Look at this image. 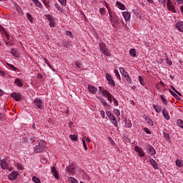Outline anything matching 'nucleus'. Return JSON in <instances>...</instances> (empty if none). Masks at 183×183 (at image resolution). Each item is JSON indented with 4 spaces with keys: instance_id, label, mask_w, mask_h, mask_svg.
Segmentation results:
<instances>
[{
    "instance_id": "nucleus-1",
    "label": "nucleus",
    "mask_w": 183,
    "mask_h": 183,
    "mask_svg": "<svg viewBox=\"0 0 183 183\" xmlns=\"http://www.w3.org/2000/svg\"><path fill=\"white\" fill-rule=\"evenodd\" d=\"M109 12V21L112 24V26L115 28V26H117V25H118V24H119V17L118 16V15H117V13L111 11V9L108 8V6H106Z\"/></svg>"
},
{
    "instance_id": "nucleus-2",
    "label": "nucleus",
    "mask_w": 183,
    "mask_h": 183,
    "mask_svg": "<svg viewBox=\"0 0 183 183\" xmlns=\"http://www.w3.org/2000/svg\"><path fill=\"white\" fill-rule=\"evenodd\" d=\"M45 145H46V143L44 141L41 140L39 142L38 145H36L33 149L34 152L36 154H39V152H42L44 149H45Z\"/></svg>"
},
{
    "instance_id": "nucleus-3",
    "label": "nucleus",
    "mask_w": 183,
    "mask_h": 183,
    "mask_svg": "<svg viewBox=\"0 0 183 183\" xmlns=\"http://www.w3.org/2000/svg\"><path fill=\"white\" fill-rule=\"evenodd\" d=\"M99 50L101 51L102 54H103L106 56H111V54H109V52H108L107 46L104 44V42H100L99 44Z\"/></svg>"
},
{
    "instance_id": "nucleus-4",
    "label": "nucleus",
    "mask_w": 183,
    "mask_h": 183,
    "mask_svg": "<svg viewBox=\"0 0 183 183\" xmlns=\"http://www.w3.org/2000/svg\"><path fill=\"white\" fill-rule=\"evenodd\" d=\"M34 102L35 107L39 108V109H44V102H42V99L39 98H36L34 99Z\"/></svg>"
},
{
    "instance_id": "nucleus-5",
    "label": "nucleus",
    "mask_w": 183,
    "mask_h": 183,
    "mask_svg": "<svg viewBox=\"0 0 183 183\" xmlns=\"http://www.w3.org/2000/svg\"><path fill=\"white\" fill-rule=\"evenodd\" d=\"M167 9H169V11H171V12L176 14L177 9H175V6H174V3H172L171 0L167 1Z\"/></svg>"
},
{
    "instance_id": "nucleus-6",
    "label": "nucleus",
    "mask_w": 183,
    "mask_h": 183,
    "mask_svg": "<svg viewBox=\"0 0 183 183\" xmlns=\"http://www.w3.org/2000/svg\"><path fill=\"white\" fill-rule=\"evenodd\" d=\"M106 79L109 82V85H112V86H115V81H114L112 76L109 74V73L106 74Z\"/></svg>"
},
{
    "instance_id": "nucleus-7",
    "label": "nucleus",
    "mask_w": 183,
    "mask_h": 183,
    "mask_svg": "<svg viewBox=\"0 0 183 183\" xmlns=\"http://www.w3.org/2000/svg\"><path fill=\"white\" fill-rule=\"evenodd\" d=\"M146 150L147 152V154L149 155H155L157 154V152L155 151V149L152 145H147L146 147Z\"/></svg>"
},
{
    "instance_id": "nucleus-8",
    "label": "nucleus",
    "mask_w": 183,
    "mask_h": 183,
    "mask_svg": "<svg viewBox=\"0 0 183 183\" xmlns=\"http://www.w3.org/2000/svg\"><path fill=\"white\" fill-rule=\"evenodd\" d=\"M11 98H14L15 101L19 102L22 99V95L19 93L14 92L11 94Z\"/></svg>"
},
{
    "instance_id": "nucleus-9",
    "label": "nucleus",
    "mask_w": 183,
    "mask_h": 183,
    "mask_svg": "<svg viewBox=\"0 0 183 183\" xmlns=\"http://www.w3.org/2000/svg\"><path fill=\"white\" fill-rule=\"evenodd\" d=\"M0 166L2 169H8L9 167L8 166V162H6V160L5 159H1V162H0Z\"/></svg>"
},
{
    "instance_id": "nucleus-10",
    "label": "nucleus",
    "mask_w": 183,
    "mask_h": 183,
    "mask_svg": "<svg viewBox=\"0 0 183 183\" xmlns=\"http://www.w3.org/2000/svg\"><path fill=\"white\" fill-rule=\"evenodd\" d=\"M88 91H89L91 92V94H93V95H95V94H97V92L98 91V89H97L94 86L89 84L88 86Z\"/></svg>"
},
{
    "instance_id": "nucleus-11",
    "label": "nucleus",
    "mask_w": 183,
    "mask_h": 183,
    "mask_svg": "<svg viewBox=\"0 0 183 183\" xmlns=\"http://www.w3.org/2000/svg\"><path fill=\"white\" fill-rule=\"evenodd\" d=\"M9 179H16V178H18V172L16 171L11 172L9 175Z\"/></svg>"
},
{
    "instance_id": "nucleus-12",
    "label": "nucleus",
    "mask_w": 183,
    "mask_h": 183,
    "mask_svg": "<svg viewBox=\"0 0 183 183\" xmlns=\"http://www.w3.org/2000/svg\"><path fill=\"white\" fill-rule=\"evenodd\" d=\"M123 17L124 18L125 21H128L131 19V13L128 11H123L122 12Z\"/></svg>"
},
{
    "instance_id": "nucleus-13",
    "label": "nucleus",
    "mask_w": 183,
    "mask_h": 183,
    "mask_svg": "<svg viewBox=\"0 0 183 183\" xmlns=\"http://www.w3.org/2000/svg\"><path fill=\"white\" fill-rule=\"evenodd\" d=\"M134 150L136 151V152H138V154H139V155H140V157H144L145 156V152H144L142 149L139 148L138 146H137L134 148Z\"/></svg>"
},
{
    "instance_id": "nucleus-14",
    "label": "nucleus",
    "mask_w": 183,
    "mask_h": 183,
    "mask_svg": "<svg viewBox=\"0 0 183 183\" xmlns=\"http://www.w3.org/2000/svg\"><path fill=\"white\" fill-rule=\"evenodd\" d=\"M14 85L22 88V86H24V82H22V80H21L20 79H16V80L14 81Z\"/></svg>"
},
{
    "instance_id": "nucleus-15",
    "label": "nucleus",
    "mask_w": 183,
    "mask_h": 183,
    "mask_svg": "<svg viewBox=\"0 0 183 183\" xmlns=\"http://www.w3.org/2000/svg\"><path fill=\"white\" fill-rule=\"evenodd\" d=\"M109 121H111L112 124L114 125V127H118V122L117 121V118H115V116H112L109 117Z\"/></svg>"
},
{
    "instance_id": "nucleus-16",
    "label": "nucleus",
    "mask_w": 183,
    "mask_h": 183,
    "mask_svg": "<svg viewBox=\"0 0 183 183\" xmlns=\"http://www.w3.org/2000/svg\"><path fill=\"white\" fill-rule=\"evenodd\" d=\"M152 107L153 109H154L156 112H157V114H161V112H162V107L161 106L153 104Z\"/></svg>"
},
{
    "instance_id": "nucleus-17",
    "label": "nucleus",
    "mask_w": 183,
    "mask_h": 183,
    "mask_svg": "<svg viewBox=\"0 0 183 183\" xmlns=\"http://www.w3.org/2000/svg\"><path fill=\"white\" fill-rule=\"evenodd\" d=\"M162 114H163V117L165 119H167V121H169V114H168V112H167V109L165 108H164L162 109Z\"/></svg>"
},
{
    "instance_id": "nucleus-18",
    "label": "nucleus",
    "mask_w": 183,
    "mask_h": 183,
    "mask_svg": "<svg viewBox=\"0 0 183 183\" xmlns=\"http://www.w3.org/2000/svg\"><path fill=\"white\" fill-rule=\"evenodd\" d=\"M176 27L180 32H183V22L179 21L176 24Z\"/></svg>"
},
{
    "instance_id": "nucleus-19",
    "label": "nucleus",
    "mask_w": 183,
    "mask_h": 183,
    "mask_svg": "<svg viewBox=\"0 0 183 183\" xmlns=\"http://www.w3.org/2000/svg\"><path fill=\"white\" fill-rule=\"evenodd\" d=\"M116 6H117V8L122 11H125V5L119 1L116 2Z\"/></svg>"
},
{
    "instance_id": "nucleus-20",
    "label": "nucleus",
    "mask_w": 183,
    "mask_h": 183,
    "mask_svg": "<svg viewBox=\"0 0 183 183\" xmlns=\"http://www.w3.org/2000/svg\"><path fill=\"white\" fill-rule=\"evenodd\" d=\"M149 162L151 165L154 168V169H158V164H157V162L154 159H149Z\"/></svg>"
},
{
    "instance_id": "nucleus-21",
    "label": "nucleus",
    "mask_w": 183,
    "mask_h": 183,
    "mask_svg": "<svg viewBox=\"0 0 183 183\" xmlns=\"http://www.w3.org/2000/svg\"><path fill=\"white\" fill-rule=\"evenodd\" d=\"M66 170L70 174H74L75 172V168L72 165H69L66 167Z\"/></svg>"
},
{
    "instance_id": "nucleus-22",
    "label": "nucleus",
    "mask_w": 183,
    "mask_h": 183,
    "mask_svg": "<svg viewBox=\"0 0 183 183\" xmlns=\"http://www.w3.org/2000/svg\"><path fill=\"white\" fill-rule=\"evenodd\" d=\"M119 71L121 75H122L123 77L127 76V75H128V72L125 71V69L124 67H119Z\"/></svg>"
},
{
    "instance_id": "nucleus-23",
    "label": "nucleus",
    "mask_w": 183,
    "mask_h": 183,
    "mask_svg": "<svg viewBox=\"0 0 183 183\" xmlns=\"http://www.w3.org/2000/svg\"><path fill=\"white\" fill-rule=\"evenodd\" d=\"M32 2H34V4H35L36 6H37L38 8H40L41 9H42V8H44V6H42V4H41L40 1H39V0H31Z\"/></svg>"
},
{
    "instance_id": "nucleus-24",
    "label": "nucleus",
    "mask_w": 183,
    "mask_h": 183,
    "mask_svg": "<svg viewBox=\"0 0 183 183\" xmlns=\"http://www.w3.org/2000/svg\"><path fill=\"white\" fill-rule=\"evenodd\" d=\"M145 121L149 124V125H150L151 127H154V121H152V119H151L149 117H146Z\"/></svg>"
},
{
    "instance_id": "nucleus-25",
    "label": "nucleus",
    "mask_w": 183,
    "mask_h": 183,
    "mask_svg": "<svg viewBox=\"0 0 183 183\" xmlns=\"http://www.w3.org/2000/svg\"><path fill=\"white\" fill-rule=\"evenodd\" d=\"M124 78L126 79L127 82L128 84H130V85H132V79H131V76L127 74L126 76H124Z\"/></svg>"
},
{
    "instance_id": "nucleus-26",
    "label": "nucleus",
    "mask_w": 183,
    "mask_h": 183,
    "mask_svg": "<svg viewBox=\"0 0 183 183\" xmlns=\"http://www.w3.org/2000/svg\"><path fill=\"white\" fill-rule=\"evenodd\" d=\"M125 127L126 128H132V123L131 120H125Z\"/></svg>"
},
{
    "instance_id": "nucleus-27",
    "label": "nucleus",
    "mask_w": 183,
    "mask_h": 183,
    "mask_svg": "<svg viewBox=\"0 0 183 183\" xmlns=\"http://www.w3.org/2000/svg\"><path fill=\"white\" fill-rule=\"evenodd\" d=\"M26 18H27L28 21H29V22H31V24L34 23V17H32V15H31V14L27 13Z\"/></svg>"
},
{
    "instance_id": "nucleus-28",
    "label": "nucleus",
    "mask_w": 183,
    "mask_h": 183,
    "mask_svg": "<svg viewBox=\"0 0 183 183\" xmlns=\"http://www.w3.org/2000/svg\"><path fill=\"white\" fill-rule=\"evenodd\" d=\"M176 165L179 168H182V167H183V162H182V160H181V159L176 160Z\"/></svg>"
},
{
    "instance_id": "nucleus-29",
    "label": "nucleus",
    "mask_w": 183,
    "mask_h": 183,
    "mask_svg": "<svg viewBox=\"0 0 183 183\" xmlns=\"http://www.w3.org/2000/svg\"><path fill=\"white\" fill-rule=\"evenodd\" d=\"M160 98L162 99V103L164 105H168V100H167V99H165V96L164 95H160Z\"/></svg>"
},
{
    "instance_id": "nucleus-30",
    "label": "nucleus",
    "mask_w": 183,
    "mask_h": 183,
    "mask_svg": "<svg viewBox=\"0 0 183 183\" xmlns=\"http://www.w3.org/2000/svg\"><path fill=\"white\" fill-rule=\"evenodd\" d=\"M68 181L69 183H78V180H76V179L72 177H69L68 178Z\"/></svg>"
},
{
    "instance_id": "nucleus-31",
    "label": "nucleus",
    "mask_w": 183,
    "mask_h": 183,
    "mask_svg": "<svg viewBox=\"0 0 183 183\" xmlns=\"http://www.w3.org/2000/svg\"><path fill=\"white\" fill-rule=\"evenodd\" d=\"M129 54H130L131 56H133V57L137 56V54H136V51H135V49H131L129 50Z\"/></svg>"
},
{
    "instance_id": "nucleus-32",
    "label": "nucleus",
    "mask_w": 183,
    "mask_h": 183,
    "mask_svg": "<svg viewBox=\"0 0 183 183\" xmlns=\"http://www.w3.org/2000/svg\"><path fill=\"white\" fill-rule=\"evenodd\" d=\"M169 92L172 95V97H174V98H175L176 99H179V97H178V95L175 94V92H174L172 90L169 89Z\"/></svg>"
},
{
    "instance_id": "nucleus-33",
    "label": "nucleus",
    "mask_w": 183,
    "mask_h": 183,
    "mask_svg": "<svg viewBox=\"0 0 183 183\" xmlns=\"http://www.w3.org/2000/svg\"><path fill=\"white\" fill-rule=\"evenodd\" d=\"M114 74H115L117 79H119V81L121 82V75L119 74V71H118V70L115 69Z\"/></svg>"
},
{
    "instance_id": "nucleus-34",
    "label": "nucleus",
    "mask_w": 183,
    "mask_h": 183,
    "mask_svg": "<svg viewBox=\"0 0 183 183\" xmlns=\"http://www.w3.org/2000/svg\"><path fill=\"white\" fill-rule=\"evenodd\" d=\"M139 81L141 85H145V80H144V77H142V76H139Z\"/></svg>"
},
{
    "instance_id": "nucleus-35",
    "label": "nucleus",
    "mask_w": 183,
    "mask_h": 183,
    "mask_svg": "<svg viewBox=\"0 0 183 183\" xmlns=\"http://www.w3.org/2000/svg\"><path fill=\"white\" fill-rule=\"evenodd\" d=\"M102 97H104V98H107L108 97L109 94H110L111 93L108 92V91L107 90H102Z\"/></svg>"
},
{
    "instance_id": "nucleus-36",
    "label": "nucleus",
    "mask_w": 183,
    "mask_h": 183,
    "mask_svg": "<svg viewBox=\"0 0 183 183\" xmlns=\"http://www.w3.org/2000/svg\"><path fill=\"white\" fill-rule=\"evenodd\" d=\"M11 54L13 55V56L18 57V52H16V50H15V49H11Z\"/></svg>"
},
{
    "instance_id": "nucleus-37",
    "label": "nucleus",
    "mask_w": 183,
    "mask_h": 183,
    "mask_svg": "<svg viewBox=\"0 0 183 183\" xmlns=\"http://www.w3.org/2000/svg\"><path fill=\"white\" fill-rule=\"evenodd\" d=\"M106 98H107L109 102H110V104H112V99H114V96L112 94H109Z\"/></svg>"
},
{
    "instance_id": "nucleus-38",
    "label": "nucleus",
    "mask_w": 183,
    "mask_h": 183,
    "mask_svg": "<svg viewBox=\"0 0 183 183\" xmlns=\"http://www.w3.org/2000/svg\"><path fill=\"white\" fill-rule=\"evenodd\" d=\"M177 124L178 125V127L183 129V121L182 119H178L177 122Z\"/></svg>"
},
{
    "instance_id": "nucleus-39",
    "label": "nucleus",
    "mask_w": 183,
    "mask_h": 183,
    "mask_svg": "<svg viewBox=\"0 0 183 183\" xmlns=\"http://www.w3.org/2000/svg\"><path fill=\"white\" fill-rule=\"evenodd\" d=\"M7 66H9V68L11 70V71H16V67H15V66L7 63Z\"/></svg>"
},
{
    "instance_id": "nucleus-40",
    "label": "nucleus",
    "mask_w": 183,
    "mask_h": 183,
    "mask_svg": "<svg viewBox=\"0 0 183 183\" xmlns=\"http://www.w3.org/2000/svg\"><path fill=\"white\" fill-rule=\"evenodd\" d=\"M69 138H71L72 141H78V136L76 135L70 134Z\"/></svg>"
},
{
    "instance_id": "nucleus-41",
    "label": "nucleus",
    "mask_w": 183,
    "mask_h": 183,
    "mask_svg": "<svg viewBox=\"0 0 183 183\" xmlns=\"http://www.w3.org/2000/svg\"><path fill=\"white\" fill-rule=\"evenodd\" d=\"M32 181H33V182H35V183H41V179H39V178H38L36 177H33Z\"/></svg>"
},
{
    "instance_id": "nucleus-42",
    "label": "nucleus",
    "mask_w": 183,
    "mask_h": 183,
    "mask_svg": "<svg viewBox=\"0 0 183 183\" xmlns=\"http://www.w3.org/2000/svg\"><path fill=\"white\" fill-rule=\"evenodd\" d=\"M44 16L49 22L54 20V18H52V16H51L50 14H45Z\"/></svg>"
},
{
    "instance_id": "nucleus-43",
    "label": "nucleus",
    "mask_w": 183,
    "mask_h": 183,
    "mask_svg": "<svg viewBox=\"0 0 183 183\" xmlns=\"http://www.w3.org/2000/svg\"><path fill=\"white\" fill-rule=\"evenodd\" d=\"M85 138H86V137H84L83 138L82 143H83L84 149H85V151H87L88 150V147H86V143H85Z\"/></svg>"
},
{
    "instance_id": "nucleus-44",
    "label": "nucleus",
    "mask_w": 183,
    "mask_h": 183,
    "mask_svg": "<svg viewBox=\"0 0 183 183\" xmlns=\"http://www.w3.org/2000/svg\"><path fill=\"white\" fill-rule=\"evenodd\" d=\"M114 114H115V115H117V117H119V115H121V112H119V109H114Z\"/></svg>"
},
{
    "instance_id": "nucleus-45",
    "label": "nucleus",
    "mask_w": 183,
    "mask_h": 183,
    "mask_svg": "<svg viewBox=\"0 0 183 183\" xmlns=\"http://www.w3.org/2000/svg\"><path fill=\"white\" fill-rule=\"evenodd\" d=\"M103 107H104L105 108H107V109H109V108H111V106L109 104H108V103L107 102H104V103H102Z\"/></svg>"
},
{
    "instance_id": "nucleus-46",
    "label": "nucleus",
    "mask_w": 183,
    "mask_h": 183,
    "mask_svg": "<svg viewBox=\"0 0 183 183\" xmlns=\"http://www.w3.org/2000/svg\"><path fill=\"white\" fill-rule=\"evenodd\" d=\"M163 134L166 141H169V134L166 133L165 132H164Z\"/></svg>"
},
{
    "instance_id": "nucleus-47",
    "label": "nucleus",
    "mask_w": 183,
    "mask_h": 183,
    "mask_svg": "<svg viewBox=\"0 0 183 183\" xmlns=\"http://www.w3.org/2000/svg\"><path fill=\"white\" fill-rule=\"evenodd\" d=\"M49 26H51V28H55V21H54V19L49 21Z\"/></svg>"
},
{
    "instance_id": "nucleus-48",
    "label": "nucleus",
    "mask_w": 183,
    "mask_h": 183,
    "mask_svg": "<svg viewBox=\"0 0 183 183\" xmlns=\"http://www.w3.org/2000/svg\"><path fill=\"white\" fill-rule=\"evenodd\" d=\"M99 12H100L101 15H105V8H100Z\"/></svg>"
},
{
    "instance_id": "nucleus-49",
    "label": "nucleus",
    "mask_w": 183,
    "mask_h": 183,
    "mask_svg": "<svg viewBox=\"0 0 183 183\" xmlns=\"http://www.w3.org/2000/svg\"><path fill=\"white\" fill-rule=\"evenodd\" d=\"M59 4H61V5H66V0H59Z\"/></svg>"
},
{
    "instance_id": "nucleus-50",
    "label": "nucleus",
    "mask_w": 183,
    "mask_h": 183,
    "mask_svg": "<svg viewBox=\"0 0 183 183\" xmlns=\"http://www.w3.org/2000/svg\"><path fill=\"white\" fill-rule=\"evenodd\" d=\"M66 36H69L70 38L73 37L72 33L71 31H66Z\"/></svg>"
},
{
    "instance_id": "nucleus-51",
    "label": "nucleus",
    "mask_w": 183,
    "mask_h": 183,
    "mask_svg": "<svg viewBox=\"0 0 183 183\" xmlns=\"http://www.w3.org/2000/svg\"><path fill=\"white\" fill-rule=\"evenodd\" d=\"M106 114L108 118H110L111 117L114 116V114H112V113L110 111H106Z\"/></svg>"
},
{
    "instance_id": "nucleus-52",
    "label": "nucleus",
    "mask_w": 183,
    "mask_h": 183,
    "mask_svg": "<svg viewBox=\"0 0 183 183\" xmlns=\"http://www.w3.org/2000/svg\"><path fill=\"white\" fill-rule=\"evenodd\" d=\"M113 102H114V104L115 105V107H118V105H119L118 104V100H117V99H115V97H113Z\"/></svg>"
},
{
    "instance_id": "nucleus-53",
    "label": "nucleus",
    "mask_w": 183,
    "mask_h": 183,
    "mask_svg": "<svg viewBox=\"0 0 183 183\" xmlns=\"http://www.w3.org/2000/svg\"><path fill=\"white\" fill-rule=\"evenodd\" d=\"M143 131H144V132H146V134H151V132L147 127L143 128Z\"/></svg>"
},
{
    "instance_id": "nucleus-54",
    "label": "nucleus",
    "mask_w": 183,
    "mask_h": 183,
    "mask_svg": "<svg viewBox=\"0 0 183 183\" xmlns=\"http://www.w3.org/2000/svg\"><path fill=\"white\" fill-rule=\"evenodd\" d=\"M100 115L101 117L104 119L105 118V112L104 110L100 111Z\"/></svg>"
},
{
    "instance_id": "nucleus-55",
    "label": "nucleus",
    "mask_w": 183,
    "mask_h": 183,
    "mask_svg": "<svg viewBox=\"0 0 183 183\" xmlns=\"http://www.w3.org/2000/svg\"><path fill=\"white\" fill-rule=\"evenodd\" d=\"M54 6H56V9H58V11H62V8H61L58 4H55Z\"/></svg>"
},
{
    "instance_id": "nucleus-56",
    "label": "nucleus",
    "mask_w": 183,
    "mask_h": 183,
    "mask_svg": "<svg viewBox=\"0 0 183 183\" xmlns=\"http://www.w3.org/2000/svg\"><path fill=\"white\" fill-rule=\"evenodd\" d=\"M51 172H53V174H56V168L55 167H51Z\"/></svg>"
},
{
    "instance_id": "nucleus-57",
    "label": "nucleus",
    "mask_w": 183,
    "mask_h": 183,
    "mask_svg": "<svg viewBox=\"0 0 183 183\" xmlns=\"http://www.w3.org/2000/svg\"><path fill=\"white\" fill-rule=\"evenodd\" d=\"M98 99H99L100 102L102 104H104V102H106L107 101H105V99L102 98V97H98Z\"/></svg>"
},
{
    "instance_id": "nucleus-58",
    "label": "nucleus",
    "mask_w": 183,
    "mask_h": 183,
    "mask_svg": "<svg viewBox=\"0 0 183 183\" xmlns=\"http://www.w3.org/2000/svg\"><path fill=\"white\" fill-rule=\"evenodd\" d=\"M43 4L46 8H48L49 6V4H48V2L45 0H43Z\"/></svg>"
},
{
    "instance_id": "nucleus-59",
    "label": "nucleus",
    "mask_w": 183,
    "mask_h": 183,
    "mask_svg": "<svg viewBox=\"0 0 183 183\" xmlns=\"http://www.w3.org/2000/svg\"><path fill=\"white\" fill-rule=\"evenodd\" d=\"M54 175L56 179H59V174H58V172L54 173Z\"/></svg>"
},
{
    "instance_id": "nucleus-60",
    "label": "nucleus",
    "mask_w": 183,
    "mask_h": 183,
    "mask_svg": "<svg viewBox=\"0 0 183 183\" xmlns=\"http://www.w3.org/2000/svg\"><path fill=\"white\" fill-rule=\"evenodd\" d=\"M167 0H158V1L159 2V4H162L164 5V6H165V2Z\"/></svg>"
},
{
    "instance_id": "nucleus-61",
    "label": "nucleus",
    "mask_w": 183,
    "mask_h": 183,
    "mask_svg": "<svg viewBox=\"0 0 183 183\" xmlns=\"http://www.w3.org/2000/svg\"><path fill=\"white\" fill-rule=\"evenodd\" d=\"M167 64L168 65H172V61L170 59H167Z\"/></svg>"
},
{
    "instance_id": "nucleus-62",
    "label": "nucleus",
    "mask_w": 183,
    "mask_h": 183,
    "mask_svg": "<svg viewBox=\"0 0 183 183\" xmlns=\"http://www.w3.org/2000/svg\"><path fill=\"white\" fill-rule=\"evenodd\" d=\"M5 118L4 117V114L2 113H0V121H4Z\"/></svg>"
},
{
    "instance_id": "nucleus-63",
    "label": "nucleus",
    "mask_w": 183,
    "mask_h": 183,
    "mask_svg": "<svg viewBox=\"0 0 183 183\" xmlns=\"http://www.w3.org/2000/svg\"><path fill=\"white\" fill-rule=\"evenodd\" d=\"M178 5L183 4V0H176Z\"/></svg>"
},
{
    "instance_id": "nucleus-64",
    "label": "nucleus",
    "mask_w": 183,
    "mask_h": 183,
    "mask_svg": "<svg viewBox=\"0 0 183 183\" xmlns=\"http://www.w3.org/2000/svg\"><path fill=\"white\" fill-rule=\"evenodd\" d=\"M0 76H5V72L2 70H0Z\"/></svg>"
}]
</instances>
